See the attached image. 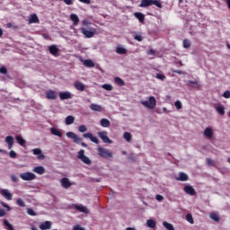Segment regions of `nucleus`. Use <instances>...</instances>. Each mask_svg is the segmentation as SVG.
<instances>
[{
	"label": "nucleus",
	"mask_w": 230,
	"mask_h": 230,
	"mask_svg": "<svg viewBox=\"0 0 230 230\" xmlns=\"http://www.w3.org/2000/svg\"><path fill=\"white\" fill-rule=\"evenodd\" d=\"M152 4H155V6H157V8H163V3L161 0H141L139 7L148 8V6H152Z\"/></svg>",
	"instance_id": "f257e3e1"
},
{
	"label": "nucleus",
	"mask_w": 230,
	"mask_h": 230,
	"mask_svg": "<svg viewBox=\"0 0 230 230\" xmlns=\"http://www.w3.org/2000/svg\"><path fill=\"white\" fill-rule=\"evenodd\" d=\"M141 105L146 107V109H155L157 101L155 100V97L150 96L148 101H141Z\"/></svg>",
	"instance_id": "f03ea898"
},
{
	"label": "nucleus",
	"mask_w": 230,
	"mask_h": 230,
	"mask_svg": "<svg viewBox=\"0 0 230 230\" xmlns=\"http://www.w3.org/2000/svg\"><path fill=\"white\" fill-rule=\"evenodd\" d=\"M79 31H81L82 34L84 35V37L86 39H93V37H94V35H96V29H94V28H89L87 30L84 27H81L79 29Z\"/></svg>",
	"instance_id": "7ed1b4c3"
},
{
	"label": "nucleus",
	"mask_w": 230,
	"mask_h": 230,
	"mask_svg": "<svg viewBox=\"0 0 230 230\" xmlns=\"http://www.w3.org/2000/svg\"><path fill=\"white\" fill-rule=\"evenodd\" d=\"M77 159H80V161H82V163H84V164H92L91 158L85 155V151L84 149H81L78 152Z\"/></svg>",
	"instance_id": "20e7f679"
},
{
	"label": "nucleus",
	"mask_w": 230,
	"mask_h": 230,
	"mask_svg": "<svg viewBox=\"0 0 230 230\" xmlns=\"http://www.w3.org/2000/svg\"><path fill=\"white\" fill-rule=\"evenodd\" d=\"M20 177L22 181H35L37 179V175L33 172H22L20 174Z\"/></svg>",
	"instance_id": "39448f33"
},
{
	"label": "nucleus",
	"mask_w": 230,
	"mask_h": 230,
	"mask_svg": "<svg viewBox=\"0 0 230 230\" xmlns=\"http://www.w3.org/2000/svg\"><path fill=\"white\" fill-rule=\"evenodd\" d=\"M98 152L100 157H103L104 159H109V157H112V152L107 150L106 148L103 147H98Z\"/></svg>",
	"instance_id": "423d86ee"
},
{
	"label": "nucleus",
	"mask_w": 230,
	"mask_h": 230,
	"mask_svg": "<svg viewBox=\"0 0 230 230\" xmlns=\"http://www.w3.org/2000/svg\"><path fill=\"white\" fill-rule=\"evenodd\" d=\"M98 136L103 141V143H109V145H111L112 140H111V138H109L107 136V131H99Z\"/></svg>",
	"instance_id": "0eeeda50"
},
{
	"label": "nucleus",
	"mask_w": 230,
	"mask_h": 230,
	"mask_svg": "<svg viewBox=\"0 0 230 230\" xmlns=\"http://www.w3.org/2000/svg\"><path fill=\"white\" fill-rule=\"evenodd\" d=\"M66 137H69L70 139H73L74 143H82V138L80 137H78L76 134H75L74 132H67L66 133Z\"/></svg>",
	"instance_id": "6e6552de"
},
{
	"label": "nucleus",
	"mask_w": 230,
	"mask_h": 230,
	"mask_svg": "<svg viewBox=\"0 0 230 230\" xmlns=\"http://www.w3.org/2000/svg\"><path fill=\"white\" fill-rule=\"evenodd\" d=\"M183 191L187 194V195H190L191 197L197 195V191L195 190V189L192 186L190 185H186L183 188Z\"/></svg>",
	"instance_id": "1a4fd4ad"
},
{
	"label": "nucleus",
	"mask_w": 230,
	"mask_h": 230,
	"mask_svg": "<svg viewBox=\"0 0 230 230\" xmlns=\"http://www.w3.org/2000/svg\"><path fill=\"white\" fill-rule=\"evenodd\" d=\"M47 100H57V92L55 90H48L45 93Z\"/></svg>",
	"instance_id": "9d476101"
},
{
	"label": "nucleus",
	"mask_w": 230,
	"mask_h": 230,
	"mask_svg": "<svg viewBox=\"0 0 230 230\" xmlns=\"http://www.w3.org/2000/svg\"><path fill=\"white\" fill-rule=\"evenodd\" d=\"M83 137L90 139L92 143H95V145H98V143H100V140L98 139V137L93 136V133H84L83 135Z\"/></svg>",
	"instance_id": "9b49d317"
},
{
	"label": "nucleus",
	"mask_w": 230,
	"mask_h": 230,
	"mask_svg": "<svg viewBox=\"0 0 230 230\" xmlns=\"http://www.w3.org/2000/svg\"><path fill=\"white\" fill-rule=\"evenodd\" d=\"M34 155H38L37 159L40 161H43V159H46V156L42 154V150L40 148H35L32 150Z\"/></svg>",
	"instance_id": "f8f14e48"
},
{
	"label": "nucleus",
	"mask_w": 230,
	"mask_h": 230,
	"mask_svg": "<svg viewBox=\"0 0 230 230\" xmlns=\"http://www.w3.org/2000/svg\"><path fill=\"white\" fill-rule=\"evenodd\" d=\"M73 98V94L69 92H60L59 99L60 100H71Z\"/></svg>",
	"instance_id": "ddd939ff"
},
{
	"label": "nucleus",
	"mask_w": 230,
	"mask_h": 230,
	"mask_svg": "<svg viewBox=\"0 0 230 230\" xmlns=\"http://www.w3.org/2000/svg\"><path fill=\"white\" fill-rule=\"evenodd\" d=\"M74 87L76 89V91H85V84H84V83L80 81H75L74 84Z\"/></svg>",
	"instance_id": "4468645a"
},
{
	"label": "nucleus",
	"mask_w": 230,
	"mask_h": 230,
	"mask_svg": "<svg viewBox=\"0 0 230 230\" xmlns=\"http://www.w3.org/2000/svg\"><path fill=\"white\" fill-rule=\"evenodd\" d=\"M1 195L4 196L6 200H12L13 199V196L10 192V190H6V189H3L1 191H0Z\"/></svg>",
	"instance_id": "2eb2a0df"
},
{
	"label": "nucleus",
	"mask_w": 230,
	"mask_h": 230,
	"mask_svg": "<svg viewBox=\"0 0 230 230\" xmlns=\"http://www.w3.org/2000/svg\"><path fill=\"white\" fill-rule=\"evenodd\" d=\"M60 182H61V186L66 190L71 188V181H69L68 178H62Z\"/></svg>",
	"instance_id": "dca6fc26"
},
{
	"label": "nucleus",
	"mask_w": 230,
	"mask_h": 230,
	"mask_svg": "<svg viewBox=\"0 0 230 230\" xmlns=\"http://www.w3.org/2000/svg\"><path fill=\"white\" fill-rule=\"evenodd\" d=\"M74 208L75 209H77V211H79L80 213H89V209L84 205H74Z\"/></svg>",
	"instance_id": "f3484780"
},
{
	"label": "nucleus",
	"mask_w": 230,
	"mask_h": 230,
	"mask_svg": "<svg viewBox=\"0 0 230 230\" xmlns=\"http://www.w3.org/2000/svg\"><path fill=\"white\" fill-rule=\"evenodd\" d=\"M204 136L207 139H213V128H206L204 130Z\"/></svg>",
	"instance_id": "a211bd4d"
},
{
	"label": "nucleus",
	"mask_w": 230,
	"mask_h": 230,
	"mask_svg": "<svg viewBox=\"0 0 230 230\" xmlns=\"http://www.w3.org/2000/svg\"><path fill=\"white\" fill-rule=\"evenodd\" d=\"M34 173H38V175H44L46 173V169H44V166H36L33 169Z\"/></svg>",
	"instance_id": "6ab92c4d"
},
{
	"label": "nucleus",
	"mask_w": 230,
	"mask_h": 230,
	"mask_svg": "<svg viewBox=\"0 0 230 230\" xmlns=\"http://www.w3.org/2000/svg\"><path fill=\"white\" fill-rule=\"evenodd\" d=\"M5 143H7L9 150H12L13 148V137L7 136L5 137Z\"/></svg>",
	"instance_id": "aec40b11"
},
{
	"label": "nucleus",
	"mask_w": 230,
	"mask_h": 230,
	"mask_svg": "<svg viewBox=\"0 0 230 230\" xmlns=\"http://www.w3.org/2000/svg\"><path fill=\"white\" fill-rule=\"evenodd\" d=\"M40 229L41 230H48L51 229V222L50 221H45L40 225Z\"/></svg>",
	"instance_id": "412c9836"
},
{
	"label": "nucleus",
	"mask_w": 230,
	"mask_h": 230,
	"mask_svg": "<svg viewBox=\"0 0 230 230\" xmlns=\"http://www.w3.org/2000/svg\"><path fill=\"white\" fill-rule=\"evenodd\" d=\"M90 109H91V111H93L94 112H102V111H103V108H102V106H100L99 104H94V103H92L90 105Z\"/></svg>",
	"instance_id": "4be33fe9"
},
{
	"label": "nucleus",
	"mask_w": 230,
	"mask_h": 230,
	"mask_svg": "<svg viewBox=\"0 0 230 230\" xmlns=\"http://www.w3.org/2000/svg\"><path fill=\"white\" fill-rule=\"evenodd\" d=\"M49 51L50 55H53L54 57H57V55H58V48H57V46L55 45L49 47Z\"/></svg>",
	"instance_id": "5701e85b"
},
{
	"label": "nucleus",
	"mask_w": 230,
	"mask_h": 230,
	"mask_svg": "<svg viewBox=\"0 0 230 230\" xmlns=\"http://www.w3.org/2000/svg\"><path fill=\"white\" fill-rule=\"evenodd\" d=\"M188 87H194V89H199L200 87V83L199 81H189L187 84Z\"/></svg>",
	"instance_id": "b1692460"
},
{
	"label": "nucleus",
	"mask_w": 230,
	"mask_h": 230,
	"mask_svg": "<svg viewBox=\"0 0 230 230\" xmlns=\"http://www.w3.org/2000/svg\"><path fill=\"white\" fill-rule=\"evenodd\" d=\"M70 20L73 22L74 26H77L78 22H80V18L75 13L70 14Z\"/></svg>",
	"instance_id": "393cba45"
},
{
	"label": "nucleus",
	"mask_w": 230,
	"mask_h": 230,
	"mask_svg": "<svg viewBox=\"0 0 230 230\" xmlns=\"http://www.w3.org/2000/svg\"><path fill=\"white\" fill-rule=\"evenodd\" d=\"M134 16L139 21V22H145V14H143L142 13H134Z\"/></svg>",
	"instance_id": "a878e982"
},
{
	"label": "nucleus",
	"mask_w": 230,
	"mask_h": 230,
	"mask_svg": "<svg viewBox=\"0 0 230 230\" xmlns=\"http://www.w3.org/2000/svg\"><path fill=\"white\" fill-rule=\"evenodd\" d=\"M101 126L103 127V128H109V127H111V120L107 119H102Z\"/></svg>",
	"instance_id": "bb28decb"
},
{
	"label": "nucleus",
	"mask_w": 230,
	"mask_h": 230,
	"mask_svg": "<svg viewBox=\"0 0 230 230\" xmlns=\"http://www.w3.org/2000/svg\"><path fill=\"white\" fill-rule=\"evenodd\" d=\"M216 111L220 114V116H224V114H226V108L223 105L218 104L216 106Z\"/></svg>",
	"instance_id": "cd10ccee"
},
{
	"label": "nucleus",
	"mask_w": 230,
	"mask_h": 230,
	"mask_svg": "<svg viewBox=\"0 0 230 230\" xmlns=\"http://www.w3.org/2000/svg\"><path fill=\"white\" fill-rule=\"evenodd\" d=\"M188 179H189L188 174L184 172H180L179 177L176 178V181H188Z\"/></svg>",
	"instance_id": "c85d7f7f"
},
{
	"label": "nucleus",
	"mask_w": 230,
	"mask_h": 230,
	"mask_svg": "<svg viewBox=\"0 0 230 230\" xmlns=\"http://www.w3.org/2000/svg\"><path fill=\"white\" fill-rule=\"evenodd\" d=\"M39 22V16L37 14H31V18L29 19L30 24H35Z\"/></svg>",
	"instance_id": "c756f323"
},
{
	"label": "nucleus",
	"mask_w": 230,
	"mask_h": 230,
	"mask_svg": "<svg viewBox=\"0 0 230 230\" xmlns=\"http://www.w3.org/2000/svg\"><path fill=\"white\" fill-rule=\"evenodd\" d=\"M50 132L51 134H53V136H58V137H62V133L60 130H58L56 128H50Z\"/></svg>",
	"instance_id": "7c9ffc66"
},
{
	"label": "nucleus",
	"mask_w": 230,
	"mask_h": 230,
	"mask_svg": "<svg viewBox=\"0 0 230 230\" xmlns=\"http://www.w3.org/2000/svg\"><path fill=\"white\" fill-rule=\"evenodd\" d=\"M84 66H85V67H94V62L91 59H85L84 61Z\"/></svg>",
	"instance_id": "2f4dec72"
},
{
	"label": "nucleus",
	"mask_w": 230,
	"mask_h": 230,
	"mask_svg": "<svg viewBox=\"0 0 230 230\" xmlns=\"http://www.w3.org/2000/svg\"><path fill=\"white\" fill-rule=\"evenodd\" d=\"M116 53H118V55H125V54H127V49H125L123 47H117Z\"/></svg>",
	"instance_id": "473e14b6"
},
{
	"label": "nucleus",
	"mask_w": 230,
	"mask_h": 230,
	"mask_svg": "<svg viewBox=\"0 0 230 230\" xmlns=\"http://www.w3.org/2000/svg\"><path fill=\"white\" fill-rule=\"evenodd\" d=\"M73 123H75V117L68 115L66 118V125H73Z\"/></svg>",
	"instance_id": "72a5a7b5"
},
{
	"label": "nucleus",
	"mask_w": 230,
	"mask_h": 230,
	"mask_svg": "<svg viewBox=\"0 0 230 230\" xmlns=\"http://www.w3.org/2000/svg\"><path fill=\"white\" fill-rule=\"evenodd\" d=\"M16 141L21 145V146H24V145H26V140H24L22 136H16Z\"/></svg>",
	"instance_id": "f704fd0d"
},
{
	"label": "nucleus",
	"mask_w": 230,
	"mask_h": 230,
	"mask_svg": "<svg viewBox=\"0 0 230 230\" xmlns=\"http://www.w3.org/2000/svg\"><path fill=\"white\" fill-rule=\"evenodd\" d=\"M114 82L118 85H120V87H123V85H125V81H123V79H121L120 77H115Z\"/></svg>",
	"instance_id": "c9c22d12"
},
{
	"label": "nucleus",
	"mask_w": 230,
	"mask_h": 230,
	"mask_svg": "<svg viewBox=\"0 0 230 230\" xmlns=\"http://www.w3.org/2000/svg\"><path fill=\"white\" fill-rule=\"evenodd\" d=\"M123 137L128 143H130V141H132V134H130L129 132H125Z\"/></svg>",
	"instance_id": "e433bc0d"
},
{
	"label": "nucleus",
	"mask_w": 230,
	"mask_h": 230,
	"mask_svg": "<svg viewBox=\"0 0 230 230\" xmlns=\"http://www.w3.org/2000/svg\"><path fill=\"white\" fill-rule=\"evenodd\" d=\"M147 227H150V229H154L155 227V222L153 219H148L146 221Z\"/></svg>",
	"instance_id": "4c0bfd02"
},
{
	"label": "nucleus",
	"mask_w": 230,
	"mask_h": 230,
	"mask_svg": "<svg viewBox=\"0 0 230 230\" xmlns=\"http://www.w3.org/2000/svg\"><path fill=\"white\" fill-rule=\"evenodd\" d=\"M163 226L167 229V230H175V228L173 227V225L164 221L163 223Z\"/></svg>",
	"instance_id": "58836bf2"
},
{
	"label": "nucleus",
	"mask_w": 230,
	"mask_h": 230,
	"mask_svg": "<svg viewBox=\"0 0 230 230\" xmlns=\"http://www.w3.org/2000/svg\"><path fill=\"white\" fill-rule=\"evenodd\" d=\"M4 226H5V229H7V230H15V229H13V226H12V224H10V222H8V220L4 221Z\"/></svg>",
	"instance_id": "ea45409f"
},
{
	"label": "nucleus",
	"mask_w": 230,
	"mask_h": 230,
	"mask_svg": "<svg viewBox=\"0 0 230 230\" xmlns=\"http://www.w3.org/2000/svg\"><path fill=\"white\" fill-rule=\"evenodd\" d=\"M183 48H185V49L191 48V41H190V40H183Z\"/></svg>",
	"instance_id": "a19ab883"
},
{
	"label": "nucleus",
	"mask_w": 230,
	"mask_h": 230,
	"mask_svg": "<svg viewBox=\"0 0 230 230\" xmlns=\"http://www.w3.org/2000/svg\"><path fill=\"white\" fill-rule=\"evenodd\" d=\"M211 220H214V222H220V217L216 213L210 214Z\"/></svg>",
	"instance_id": "79ce46f5"
},
{
	"label": "nucleus",
	"mask_w": 230,
	"mask_h": 230,
	"mask_svg": "<svg viewBox=\"0 0 230 230\" xmlns=\"http://www.w3.org/2000/svg\"><path fill=\"white\" fill-rule=\"evenodd\" d=\"M16 204H17V206H20V208H26V204L24 203L22 199H18L16 200Z\"/></svg>",
	"instance_id": "37998d69"
},
{
	"label": "nucleus",
	"mask_w": 230,
	"mask_h": 230,
	"mask_svg": "<svg viewBox=\"0 0 230 230\" xmlns=\"http://www.w3.org/2000/svg\"><path fill=\"white\" fill-rule=\"evenodd\" d=\"M27 214L30 215V217H37V212H35L33 208H27Z\"/></svg>",
	"instance_id": "c03bdc74"
},
{
	"label": "nucleus",
	"mask_w": 230,
	"mask_h": 230,
	"mask_svg": "<svg viewBox=\"0 0 230 230\" xmlns=\"http://www.w3.org/2000/svg\"><path fill=\"white\" fill-rule=\"evenodd\" d=\"M82 24H83V26L89 28V26H91V24H93V23L88 19H84L82 21Z\"/></svg>",
	"instance_id": "a18cd8bd"
},
{
	"label": "nucleus",
	"mask_w": 230,
	"mask_h": 230,
	"mask_svg": "<svg viewBox=\"0 0 230 230\" xmlns=\"http://www.w3.org/2000/svg\"><path fill=\"white\" fill-rule=\"evenodd\" d=\"M102 89H105V91H112V84H104L102 85Z\"/></svg>",
	"instance_id": "49530a36"
},
{
	"label": "nucleus",
	"mask_w": 230,
	"mask_h": 230,
	"mask_svg": "<svg viewBox=\"0 0 230 230\" xmlns=\"http://www.w3.org/2000/svg\"><path fill=\"white\" fill-rule=\"evenodd\" d=\"M174 106L178 111H181V109H182V102H181V101H176L174 102Z\"/></svg>",
	"instance_id": "de8ad7c7"
},
{
	"label": "nucleus",
	"mask_w": 230,
	"mask_h": 230,
	"mask_svg": "<svg viewBox=\"0 0 230 230\" xmlns=\"http://www.w3.org/2000/svg\"><path fill=\"white\" fill-rule=\"evenodd\" d=\"M186 220H187V222H189L190 224H193V216H191V214H187V215H186Z\"/></svg>",
	"instance_id": "09e8293b"
},
{
	"label": "nucleus",
	"mask_w": 230,
	"mask_h": 230,
	"mask_svg": "<svg viewBox=\"0 0 230 230\" xmlns=\"http://www.w3.org/2000/svg\"><path fill=\"white\" fill-rule=\"evenodd\" d=\"M155 78H157L158 80L164 81L166 80V75H164V74H156Z\"/></svg>",
	"instance_id": "8fccbe9b"
},
{
	"label": "nucleus",
	"mask_w": 230,
	"mask_h": 230,
	"mask_svg": "<svg viewBox=\"0 0 230 230\" xmlns=\"http://www.w3.org/2000/svg\"><path fill=\"white\" fill-rule=\"evenodd\" d=\"M134 40H137V42H142L143 41V36L141 34H136L134 36Z\"/></svg>",
	"instance_id": "3c124183"
},
{
	"label": "nucleus",
	"mask_w": 230,
	"mask_h": 230,
	"mask_svg": "<svg viewBox=\"0 0 230 230\" xmlns=\"http://www.w3.org/2000/svg\"><path fill=\"white\" fill-rule=\"evenodd\" d=\"M207 164L208 166H215V161H213L211 158H207Z\"/></svg>",
	"instance_id": "603ef678"
},
{
	"label": "nucleus",
	"mask_w": 230,
	"mask_h": 230,
	"mask_svg": "<svg viewBox=\"0 0 230 230\" xmlns=\"http://www.w3.org/2000/svg\"><path fill=\"white\" fill-rule=\"evenodd\" d=\"M79 132H82V133L87 132V127H85V125H81L79 127Z\"/></svg>",
	"instance_id": "864d4df0"
},
{
	"label": "nucleus",
	"mask_w": 230,
	"mask_h": 230,
	"mask_svg": "<svg viewBox=\"0 0 230 230\" xmlns=\"http://www.w3.org/2000/svg\"><path fill=\"white\" fill-rule=\"evenodd\" d=\"M0 73L1 75H6L8 73V69L5 66L0 67Z\"/></svg>",
	"instance_id": "5fc2aeb1"
},
{
	"label": "nucleus",
	"mask_w": 230,
	"mask_h": 230,
	"mask_svg": "<svg viewBox=\"0 0 230 230\" xmlns=\"http://www.w3.org/2000/svg\"><path fill=\"white\" fill-rule=\"evenodd\" d=\"M9 155L12 159H15L17 157V153H15V151L12 150V151H10Z\"/></svg>",
	"instance_id": "6e6d98bb"
},
{
	"label": "nucleus",
	"mask_w": 230,
	"mask_h": 230,
	"mask_svg": "<svg viewBox=\"0 0 230 230\" xmlns=\"http://www.w3.org/2000/svg\"><path fill=\"white\" fill-rule=\"evenodd\" d=\"M155 199H156V200H158V202H162V200L164 199V197H163L161 194H157L155 196Z\"/></svg>",
	"instance_id": "4d7b16f0"
},
{
	"label": "nucleus",
	"mask_w": 230,
	"mask_h": 230,
	"mask_svg": "<svg viewBox=\"0 0 230 230\" xmlns=\"http://www.w3.org/2000/svg\"><path fill=\"white\" fill-rule=\"evenodd\" d=\"M11 181H13V182H19V178L13 174L11 176Z\"/></svg>",
	"instance_id": "13d9d810"
},
{
	"label": "nucleus",
	"mask_w": 230,
	"mask_h": 230,
	"mask_svg": "<svg viewBox=\"0 0 230 230\" xmlns=\"http://www.w3.org/2000/svg\"><path fill=\"white\" fill-rule=\"evenodd\" d=\"M73 230H85V228L82 227L80 225H76L73 227Z\"/></svg>",
	"instance_id": "bf43d9fd"
},
{
	"label": "nucleus",
	"mask_w": 230,
	"mask_h": 230,
	"mask_svg": "<svg viewBox=\"0 0 230 230\" xmlns=\"http://www.w3.org/2000/svg\"><path fill=\"white\" fill-rule=\"evenodd\" d=\"M6 217V211L4 209L0 208V217Z\"/></svg>",
	"instance_id": "052dcab7"
},
{
	"label": "nucleus",
	"mask_w": 230,
	"mask_h": 230,
	"mask_svg": "<svg viewBox=\"0 0 230 230\" xmlns=\"http://www.w3.org/2000/svg\"><path fill=\"white\" fill-rule=\"evenodd\" d=\"M75 0H63V2L65 3V4H67V5H71V4H73V2H74Z\"/></svg>",
	"instance_id": "680f3d73"
},
{
	"label": "nucleus",
	"mask_w": 230,
	"mask_h": 230,
	"mask_svg": "<svg viewBox=\"0 0 230 230\" xmlns=\"http://www.w3.org/2000/svg\"><path fill=\"white\" fill-rule=\"evenodd\" d=\"M223 96H224V98H230V91H226V92L223 93Z\"/></svg>",
	"instance_id": "e2e57ef3"
},
{
	"label": "nucleus",
	"mask_w": 230,
	"mask_h": 230,
	"mask_svg": "<svg viewBox=\"0 0 230 230\" xmlns=\"http://www.w3.org/2000/svg\"><path fill=\"white\" fill-rule=\"evenodd\" d=\"M80 3H84V4H91V0H79Z\"/></svg>",
	"instance_id": "0e129e2a"
},
{
	"label": "nucleus",
	"mask_w": 230,
	"mask_h": 230,
	"mask_svg": "<svg viewBox=\"0 0 230 230\" xmlns=\"http://www.w3.org/2000/svg\"><path fill=\"white\" fill-rule=\"evenodd\" d=\"M147 55H155V50H154V49H149L148 51H147Z\"/></svg>",
	"instance_id": "69168bd1"
},
{
	"label": "nucleus",
	"mask_w": 230,
	"mask_h": 230,
	"mask_svg": "<svg viewBox=\"0 0 230 230\" xmlns=\"http://www.w3.org/2000/svg\"><path fill=\"white\" fill-rule=\"evenodd\" d=\"M128 159L129 161L135 162V161H136V156H135V155H129V156L128 157Z\"/></svg>",
	"instance_id": "338daca9"
},
{
	"label": "nucleus",
	"mask_w": 230,
	"mask_h": 230,
	"mask_svg": "<svg viewBox=\"0 0 230 230\" xmlns=\"http://www.w3.org/2000/svg\"><path fill=\"white\" fill-rule=\"evenodd\" d=\"M172 73H176L177 75H182V71L181 70H173Z\"/></svg>",
	"instance_id": "774afa93"
}]
</instances>
